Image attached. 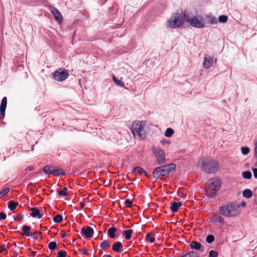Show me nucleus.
<instances>
[{
	"label": "nucleus",
	"instance_id": "1",
	"mask_svg": "<svg viewBox=\"0 0 257 257\" xmlns=\"http://www.w3.org/2000/svg\"><path fill=\"white\" fill-rule=\"evenodd\" d=\"M198 165L202 170L208 174H214L219 169L218 162L209 158H201L198 163Z\"/></svg>",
	"mask_w": 257,
	"mask_h": 257
},
{
	"label": "nucleus",
	"instance_id": "2",
	"mask_svg": "<svg viewBox=\"0 0 257 257\" xmlns=\"http://www.w3.org/2000/svg\"><path fill=\"white\" fill-rule=\"evenodd\" d=\"M240 206L234 203H228L220 207V213L226 217L236 216L239 213Z\"/></svg>",
	"mask_w": 257,
	"mask_h": 257
},
{
	"label": "nucleus",
	"instance_id": "3",
	"mask_svg": "<svg viewBox=\"0 0 257 257\" xmlns=\"http://www.w3.org/2000/svg\"><path fill=\"white\" fill-rule=\"evenodd\" d=\"M220 185V181L218 178H214L209 179L205 188L207 196L210 198L214 197L219 189Z\"/></svg>",
	"mask_w": 257,
	"mask_h": 257
},
{
	"label": "nucleus",
	"instance_id": "4",
	"mask_svg": "<svg viewBox=\"0 0 257 257\" xmlns=\"http://www.w3.org/2000/svg\"><path fill=\"white\" fill-rule=\"evenodd\" d=\"M176 167L175 164H170L158 167L153 172V176L156 179L159 178L161 176H168L171 171L175 170Z\"/></svg>",
	"mask_w": 257,
	"mask_h": 257
},
{
	"label": "nucleus",
	"instance_id": "5",
	"mask_svg": "<svg viewBox=\"0 0 257 257\" xmlns=\"http://www.w3.org/2000/svg\"><path fill=\"white\" fill-rule=\"evenodd\" d=\"M144 125L145 122L140 121H135L133 123L131 131L136 139H144L146 138Z\"/></svg>",
	"mask_w": 257,
	"mask_h": 257
},
{
	"label": "nucleus",
	"instance_id": "6",
	"mask_svg": "<svg viewBox=\"0 0 257 257\" xmlns=\"http://www.w3.org/2000/svg\"><path fill=\"white\" fill-rule=\"evenodd\" d=\"M183 19L184 21L189 23L192 26L197 28H202L205 25L204 19L201 16H197L190 18L185 13L183 15Z\"/></svg>",
	"mask_w": 257,
	"mask_h": 257
},
{
	"label": "nucleus",
	"instance_id": "7",
	"mask_svg": "<svg viewBox=\"0 0 257 257\" xmlns=\"http://www.w3.org/2000/svg\"><path fill=\"white\" fill-rule=\"evenodd\" d=\"M152 151L157 159V164L162 165L166 163V158L164 151L160 148H153Z\"/></svg>",
	"mask_w": 257,
	"mask_h": 257
},
{
	"label": "nucleus",
	"instance_id": "8",
	"mask_svg": "<svg viewBox=\"0 0 257 257\" xmlns=\"http://www.w3.org/2000/svg\"><path fill=\"white\" fill-rule=\"evenodd\" d=\"M184 20L180 19L178 14L173 15L168 21L169 27L173 28L180 27L183 23Z\"/></svg>",
	"mask_w": 257,
	"mask_h": 257
},
{
	"label": "nucleus",
	"instance_id": "9",
	"mask_svg": "<svg viewBox=\"0 0 257 257\" xmlns=\"http://www.w3.org/2000/svg\"><path fill=\"white\" fill-rule=\"evenodd\" d=\"M68 72L64 68H59L53 74V78L57 81L62 82L67 78Z\"/></svg>",
	"mask_w": 257,
	"mask_h": 257
},
{
	"label": "nucleus",
	"instance_id": "10",
	"mask_svg": "<svg viewBox=\"0 0 257 257\" xmlns=\"http://www.w3.org/2000/svg\"><path fill=\"white\" fill-rule=\"evenodd\" d=\"M93 229L89 226L83 227L81 230V233L83 234L87 238L91 237L93 235Z\"/></svg>",
	"mask_w": 257,
	"mask_h": 257
},
{
	"label": "nucleus",
	"instance_id": "11",
	"mask_svg": "<svg viewBox=\"0 0 257 257\" xmlns=\"http://www.w3.org/2000/svg\"><path fill=\"white\" fill-rule=\"evenodd\" d=\"M7 104V98L6 97H4L0 106V119H3L4 117Z\"/></svg>",
	"mask_w": 257,
	"mask_h": 257
},
{
	"label": "nucleus",
	"instance_id": "12",
	"mask_svg": "<svg viewBox=\"0 0 257 257\" xmlns=\"http://www.w3.org/2000/svg\"><path fill=\"white\" fill-rule=\"evenodd\" d=\"M213 57L210 56H205L203 62V66L205 68H209L213 64Z\"/></svg>",
	"mask_w": 257,
	"mask_h": 257
},
{
	"label": "nucleus",
	"instance_id": "13",
	"mask_svg": "<svg viewBox=\"0 0 257 257\" xmlns=\"http://www.w3.org/2000/svg\"><path fill=\"white\" fill-rule=\"evenodd\" d=\"M190 247L192 249L199 250L200 252H203L204 248H203L201 243L195 241H192L190 244Z\"/></svg>",
	"mask_w": 257,
	"mask_h": 257
},
{
	"label": "nucleus",
	"instance_id": "14",
	"mask_svg": "<svg viewBox=\"0 0 257 257\" xmlns=\"http://www.w3.org/2000/svg\"><path fill=\"white\" fill-rule=\"evenodd\" d=\"M51 12L56 21L59 22H61L62 21V16L60 12L56 9L54 8V7L52 8L51 9Z\"/></svg>",
	"mask_w": 257,
	"mask_h": 257
},
{
	"label": "nucleus",
	"instance_id": "15",
	"mask_svg": "<svg viewBox=\"0 0 257 257\" xmlns=\"http://www.w3.org/2000/svg\"><path fill=\"white\" fill-rule=\"evenodd\" d=\"M31 215L34 218H41L43 217V214L40 213V210L36 207H33L31 209Z\"/></svg>",
	"mask_w": 257,
	"mask_h": 257
},
{
	"label": "nucleus",
	"instance_id": "16",
	"mask_svg": "<svg viewBox=\"0 0 257 257\" xmlns=\"http://www.w3.org/2000/svg\"><path fill=\"white\" fill-rule=\"evenodd\" d=\"M31 228L30 226L27 225H24L22 228V232L21 234L23 236H33L34 233H31L30 230Z\"/></svg>",
	"mask_w": 257,
	"mask_h": 257
},
{
	"label": "nucleus",
	"instance_id": "17",
	"mask_svg": "<svg viewBox=\"0 0 257 257\" xmlns=\"http://www.w3.org/2000/svg\"><path fill=\"white\" fill-rule=\"evenodd\" d=\"M116 231V229L114 227L109 228L107 230L108 236L112 239L115 238L116 237V235H115Z\"/></svg>",
	"mask_w": 257,
	"mask_h": 257
},
{
	"label": "nucleus",
	"instance_id": "18",
	"mask_svg": "<svg viewBox=\"0 0 257 257\" xmlns=\"http://www.w3.org/2000/svg\"><path fill=\"white\" fill-rule=\"evenodd\" d=\"M52 175H54L57 176H62L65 175V172L62 169H55L54 167L52 168Z\"/></svg>",
	"mask_w": 257,
	"mask_h": 257
},
{
	"label": "nucleus",
	"instance_id": "19",
	"mask_svg": "<svg viewBox=\"0 0 257 257\" xmlns=\"http://www.w3.org/2000/svg\"><path fill=\"white\" fill-rule=\"evenodd\" d=\"M122 244L120 241L115 242L112 245V249L115 252H120Z\"/></svg>",
	"mask_w": 257,
	"mask_h": 257
},
{
	"label": "nucleus",
	"instance_id": "20",
	"mask_svg": "<svg viewBox=\"0 0 257 257\" xmlns=\"http://www.w3.org/2000/svg\"><path fill=\"white\" fill-rule=\"evenodd\" d=\"M181 206L182 203L174 202L173 203H172L171 209L172 211L176 212L177 211L178 208Z\"/></svg>",
	"mask_w": 257,
	"mask_h": 257
},
{
	"label": "nucleus",
	"instance_id": "21",
	"mask_svg": "<svg viewBox=\"0 0 257 257\" xmlns=\"http://www.w3.org/2000/svg\"><path fill=\"white\" fill-rule=\"evenodd\" d=\"M133 173L136 174H142L144 173L145 175H147V173L144 169L140 167H137L135 168L133 171Z\"/></svg>",
	"mask_w": 257,
	"mask_h": 257
},
{
	"label": "nucleus",
	"instance_id": "22",
	"mask_svg": "<svg viewBox=\"0 0 257 257\" xmlns=\"http://www.w3.org/2000/svg\"><path fill=\"white\" fill-rule=\"evenodd\" d=\"M8 208L11 210L13 211L16 208L18 205V203L14 202V201H10L8 203Z\"/></svg>",
	"mask_w": 257,
	"mask_h": 257
},
{
	"label": "nucleus",
	"instance_id": "23",
	"mask_svg": "<svg viewBox=\"0 0 257 257\" xmlns=\"http://www.w3.org/2000/svg\"><path fill=\"white\" fill-rule=\"evenodd\" d=\"M243 197L249 198L252 196V192L251 190L249 189H246L243 191Z\"/></svg>",
	"mask_w": 257,
	"mask_h": 257
},
{
	"label": "nucleus",
	"instance_id": "24",
	"mask_svg": "<svg viewBox=\"0 0 257 257\" xmlns=\"http://www.w3.org/2000/svg\"><path fill=\"white\" fill-rule=\"evenodd\" d=\"M133 231L132 229H128L124 230L123 232V235L124 236L126 239H130L131 238L132 234L133 233Z\"/></svg>",
	"mask_w": 257,
	"mask_h": 257
},
{
	"label": "nucleus",
	"instance_id": "25",
	"mask_svg": "<svg viewBox=\"0 0 257 257\" xmlns=\"http://www.w3.org/2000/svg\"><path fill=\"white\" fill-rule=\"evenodd\" d=\"M52 168V166H46L43 168V171L45 174H51Z\"/></svg>",
	"mask_w": 257,
	"mask_h": 257
},
{
	"label": "nucleus",
	"instance_id": "26",
	"mask_svg": "<svg viewBox=\"0 0 257 257\" xmlns=\"http://www.w3.org/2000/svg\"><path fill=\"white\" fill-rule=\"evenodd\" d=\"M181 257H199V255L197 252L191 251L187 252Z\"/></svg>",
	"mask_w": 257,
	"mask_h": 257
},
{
	"label": "nucleus",
	"instance_id": "27",
	"mask_svg": "<svg viewBox=\"0 0 257 257\" xmlns=\"http://www.w3.org/2000/svg\"><path fill=\"white\" fill-rule=\"evenodd\" d=\"M110 244L107 240H104L102 242L100 243V247L104 249L106 247H110Z\"/></svg>",
	"mask_w": 257,
	"mask_h": 257
},
{
	"label": "nucleus",
	"instance_id": "28",
	"mask_svg": "<svg viewBox=\"0 0 257 257\" xmlns=\"http://www.w3.org/2000/svg\"><path fill=\"white\" fill-rule=\"evenodd\" d=\"M174 134V131L171 128H167L165 132L166 137H171Z\"/></svg>",
	"mask_w": 257,
	"mask_h": 257
},
{
	"label": "nucleus",
	"instance_id": "29",
	"mask_svg": "<svg viewBox=\"0 0 257 257\" xmlns=\"http://www.w3.org/2000/svg\"><path fill=\"white\" fill-rule=\"evenodd\" d=\"M63 220V216L60 214L55 215L53 218V221L55 223H60Z\"/></svg>",
	"mask_w": 257,
	"mask_h": 257
},
{
	"label": "nucleus",
	"instance_id": "30",
	"mask_svg": "<svg viewBox=\"0 0 257 257\" xmlns=\"http://www.w3.org/2000/svg\"><path fill=\"white\" fill-rule=\"evenodd\" d=\"M113 80L114 82L118 86H123L124 85V83L122 82L121 80H119L117 78H116L115 76H113Z\"/></svg>",
	"mask_w": 257,
	"mask_h": 257
},
{
	"label": "nucleus",
	"instance_id": "31",
	"mask_svg": "<svg viewBox=\"0 0 257 257\" xmlns=\"http://www.w3.org/2000/svg\"><path fill=\"white\" fill-rule=\"evenodd\" d=\"M242 177L244 179H249L251 178V173L249 171H244L242 173Z\"/></svg>",
	"mask_w": 257,
	"mask_h": 257
},
{
	"label": "nucleus",
	"instance_id": "32",
	"mask_svg": "<svg viewBox=\"0 0 257 257\" xmlns=\"http://www.w3.org/2000/svg\"><path fill=\"white\" fill-rule=\"evenodd\" d=\"M57 244L56 242H55V241L50 242L48 244V247L51 250L55 249L57 247Z\"/></svg>",
	"mask_w": 257,
	"mask_h": 257
},
{
	"label": "nucleus",
	"instance_id": "33",
	"mask_svg": "<svg viewBox=\"0 0 257 257\" xmlns=\"http://www.w3.org/2000/svg\"><path fill=\"white\" fill-rule=\"evenodd\" d=\"M214 240V236L213 235H208L206 238V241L208 243H211Z\"/></svg>",
	"mask_w": 257,
	"mask_h": 257
},
{
	"label": "nucleus",
	"instance_id": "34",
	"mask_svg": "<svg viewBox=\"0 0 257 257\" xmlns=\"http://www.w3.org/2000/svg\"><path fill=\"white\" fill-rule=\"evenodd\" d=\"M218 20L219 22L224 23L227 22L228 18L225 15H221L219 17Z\"/></svg>",
	"mask_w": 257,
	"mask_h": 257
},
{
	"label": "nucleus",
	"instance_id": "35",
	"mask_svg": "<svg viewBox=\"0 0 257 257\" xmlns=\"http://www.w3.org/2000/svg\"><path fill=\"white\" fill-rule=\"evenodd\" d=\"M241 151L243 155H246L249 152V149L247 147H242L241 148Z\"/></svg>",
	"mask_w": 257,
	"mask_h": 257
},
{
	"label": "nucleus",
	"instance_id": "36",
	"mask_svg": "<svg viewBox=\"0 0 257 257\" xmlns=\"http://www.w3.org/2000/svg\"><path fill=\"white\" fill-rule=\"evenodd\" d=\"M146 239L149 241L151 243H153L155 241V238L151 236V234L150 233H147L146 236Z\"/></svg>",
	"mask_w": 257,
	"mask_h": 257
},
{
	"label": "nucleus",
	"instance_id": "37",
	"mask_svg": "<svg viewBox=\"0 0 257 257\" xmlns=\"http://www.w3.org/2000/svg\"><path fill=\"white\" fill-rule=\"evenodd\" d=\"M67 188L66 187H64L63 190H60L59 191V194L60 195H62L63 196H66L67 195Z\"/></svg>",
	"mask_w": 257,
	"mask_h": 257
},
{
	"label": "nucleus",
	"instance_id": "38",
	"mask_svg": "<svg viewBox=\"0 0 257 257\" xmlns=\"http://www.w3.org/2000/svg\"><path fill=\"white\" fill-rule=\"evenodd\" d=\"M218 252L214 250H211L209 251L208 257H217Z\"/></svg>",
	"mask_w": 257,
	"mask_h": 257
},
{
	"label": "nucleus",
	"instance_id": "39",
	"mask_svg": "<svg viewBox=\"0 0 257 257\" xmlns=\"http://www.w3.org/2000/svg\"><path fill=\"white\" fill-rule=\"evenodd\" d=\"M66 252L64 250H60L58 252L57 257H66Z\"/></svg>",
	"mask_w": 257,
	"mask_h": 257
},
{
	"label": "nucleus",
	"instance_id": "40",
	"mask_svg": "<svg viewBox=\"0 0 257 257\" xmlns=\"http://www.w3.org/2000/svg\"><path fill=\"white\" fill-rule=\"evenodd\" d=\"M209 22L211 24H216L217 23V20L215 17H211L209 18Z\"/></svg>",
	"mask_w": 257,
	"mask_h": 257
},
{
	"label": "nucleus",
	"instance_id": "41",
	"mask_svg": "<svg viewBox=\"0 0 257 257\" xmlns=\"http://www.w3.org/2000/svg\"><path fill=\"white\" fill-rule=\"evenodd\" d=\"M214 221H218L221 224H223L224 222V219L221 216H219L218 218H216Z\"/></svg>",
	"mask_w": 257,
	"mask_h": 257
},
{
	"label": "nucleus",
	"instance_id": "42",
	"mask_svg": "<svg viewBox=\"0 0 257 257\" xmlns=\"http://www.w3.org/2000/svg\"><path fill=\"white\" fill-rule=\"evenodd\" d=\"M24 217L23 215L18 214L14 217V219L15 221L20 220Z\"/></svg>",
	"mask_w": 257,
	"mask_h": 257
},
{
	"label": "nucleus",
	"instance_id": "43",
	"mask_svg": "<svg viewBox=\"0 0 257 257\" xmlns=\"http://www.w3.org/2000/svg\"><path fill=\"white\" fill-rule=\"evenodd\" d=\"M125 204L127 207H132V202L129 199H126L125 201Z\"/></svg>",
	"mask_w": 257,
	"mask_h": 257
},
{
	"label": "nucleus",
	"instance_id": "44",
	"mask_svg": "<svg viewBox=\"0 0 257 257\" xmlns=\"http://www.w3.org/2000/svg\"><path fill=\"white\" fill-rule=\"evenodd\" d=\"M6 218H7L6 214L3 212H0V220H4Z\"/></svg>",
	"mask_w": 257,
	"mask_h": 257
},
{
	"label": "nucleus",
	"instance_id": "45",
	"mask_svg": "<svg viewBox=\"0 0 257 257\" xmlns=\"http://www.w3.org/2000/svg\"><path fill=\"white\" fill-rule=\"evenodd\" d=\"M252 171L253 172L254 177L255 179H257V168H253Z\"/></svg>",
	"mask_w": 257,
	"mask_h": 257
},
{
	"label": "nucleus",
	"instance_id": "46",
	"mask_svg": "<svg viewBox=\"0 0 257 257\" xmlns=\"http://www.w3.org/2000/svg\"><path fill=\"white\" fill-rule=\"evenodd\" d=\"M10 189V188H6L5 189H4L3 191V192L4 193V194L5 195L6 194H7L9 192Z\"/></svg>",
	"mask_w": 257,
	"mask_h": 257
},
{
	"label": "nucleus",
	"instance_id": "47",
	"mask_svg": "<svg viewBox=\"0 0 257 257\" xmlns=\"http://www.w3.org/2000/svg\"><path fill=\"white\" fill-rule=\"evenodd\" d=\"M61 236L62 238H65L67 237V234L65 232L62 231L61 232Z\"/></svg>",
	"mask_w": 257,
	"mask_h": 257
},
{
	"label": "nucleus",
	"instance_id": "48",
	"mask_svg": "<svg viewBox=\"0 0 257 257\" xmlns=\"http://www.w3.org/2000/svg\"><path fill=\"white\" fill-rule=\"evenodd\" d=\"M5 250L6 248L5 245H0V253L3 252Z\"/></svg>",
	"mask_w": 257,
	"mask_h": 257
},
{
	"label": "nucleus",
	"instance_id": "49",
	"mask_svg": "<svg viewBox=\"0 0 257 257\" xmlns=\"http://www.w3.org/2000/svg\"><path fill=\"white\" fill-rule=\"evenodd\" d=\"M87 249L86 248H83L82 249V254H86L87 252Z\"/></svg>",
	"mask_w": 257,
	"mask_h": 257
},
{
	"label": "nucleus",
	"instance_id": "50",
	"mask_svg": "<svg viewBox=\"0 0 257 257\" xmlns=\"http://www.w3.org/2000/svg\"><path fill=\"white\" fill-rule=\"evenodd\" d=\"M254 156L257 159V143L255 144V147L254 148Z\"/></svg>",
	"mask_w": 257,
	"mask_h": 257
},
{
	"label": "nucleus",
	"instance_id": "51",
	"mask_svg": "<svg viewBox=\"0 0 257 257\" xmlns=\"http://www.w3.org/2000/svg\"><path fill=\"white\" fill-rule=\"evenodd\" d=\"M31 233H34V236H31L32 237L34 238V239H35L36 240L38 239V237H35V235H36L35 234L38 233L37 231H35L34 232H31Z\"/></svg>",
	"mask_w": 257,
	"mask_h": 257
},
{
	"label": "nucleus",
	"instance_id": "52",
	"mask_svg": "<svg viewBox=\"0 0 257 257\" xmlns=\"http://www.w3.org/2000/svg\"><path fill=\"white\" fill-rule=\"evenodd\" d=\"M160 143L161 144H165V143H168V144H170L169 142H168V141H167L165 139H164V140H162L160 141Z\"/></svg>",
	"mask_w": 257,
	"mask_h": 257
},
{
	"label": "nucleus",
	"instance_id": "53",
	"mask_svg": "<svg viewBox=\"0 0 257 257\" xmlns=\"http://www.w3.org/2000/svg\"><path fill=\"white\" fill-rule=\"evenodd\" d=\"M5 195L4 194L3 191H0V199L2 198Z\"/></svg>",
	"mask_w": 257,
	"mask_h": 257
},
{
	"label": "nucleus",
	"instance_id": "54",
	"mask_svg": "<svg viewBox=\"0 0 257 257\" xmlns=\"http://www.w3.org/2000/svg\"><path fill=\"white\" fill-rule=\"evenodd\" d=\"M27 169L28 170L31 171V170H32L33 169V167H29L27 168Z\"/></svg>",
	"mask_w": 257,
	"mask_h": 257
},
{
	"label": "nucleus",
	"instance_id": "55",
	"mask_svg": "<svg viewBox=\"0 0 257 257\" xmlns=\"http://www.w3.org/2000/svg\"><path fill=\"white\" fill-rule=\"evenodd\" d=\"M245 205H246V203H245L244 202H241V205H242V206H245Z\"/></svg>",
	"mask_w": 257,
	"mask_h": 257
},
{
	"label": "nucleus",
	"instance_id": "56",
	"mask_svg": "<svg viewBox=\"0 0 257 257\" xmlns=\"http://www.w3.org/2000/svg\"><path fill=\"white\" fill-rule=\"evenodd\" d=\"M80 205L82 207H83L84 206V204L83 202L80 203Z\"/></svg>",
	"mask_w": 257,
	"mask_h": 257
},
{
	"label": "nucleus",
	"instance_id": "57",
	"mask_svg": "<svg viewBox=\"0 0 257 257\" xmlns=\"http://www.w3.org/2000/svg\"><path fill=\"white\" fill-rule=\"evenodd\" d=\"M103 254V251L102 250H101L99 252V254L101 255V254Z\"/></svg>",
	"mask_w": 257,
	"mask_h": 257
},
{
	"label": "nucleus",
	"instance_id": "58",
	"mask_svg": "<svg viewBox=\"0 0 257 257\" xmlns=\"http://www.w3.org/2000/svg\"><path fill=\"white\" fill-rule=\"evenodd\" d=\"M104 257H112L110 255H104Z\"/></svg>",
	"mask_w": 257,
	"mask_h": 257
},
{
	"label": "nucleus",
	"instance_id": "59",
	"mask_svg": "<svg viewBox=\"0 0 257 257\" xmlns=\"http://www.w3.org/2000/svg\"><path fill=\"white\" fill-rule=\"evenodd\" d=\"M130 7L129 6H125V7H124V9H125V10H127V8H130Z\"/></svg>",
	"mask_w": 257,
	"mask_h": 257
},
{
	"label": "nucleus",
	"instance_id": "60",
	"mask_svg": "<svg viewBox=\"0 0 257 257\" xmlns=\"http://www.w3.org/2000/svg\"><path fill=\"white\" fill-rule=\"evenodd\" d=\"M255 166L256 167H257V162L255 163Z\"/></svg>",
	"mask_w": 257,
	"mask_h": 257
},
{
	"label": "nucleus",
	"instance_id": "61",
	"mask_svg": "<svg viewBox=\"0 0 257 257\" xmlns=\"http://www.w3.org/2000/svg\"><path fill=\"white\" fill-rule=\"evenodd\" d=\"M35 237H38V238L39 236L35 235Z\"/></svg>",
	"mask_w": 257,
	"mask_h": 257
},
{
	"label": "nucleus",
	"instance_id": "62",
	"mask_svg": "<svg viewBox=\"0 0 257 257\" xmlns=\"http://www.w3.org/2000/svg\"><path fill=\"white\" fill-rule=\"evenodd\" d=\"M38 233H39V235H40L41 233V232H39Z\"/></svg>",
	"mask_w": 257,
	"mask_h": 257
}]
</instances>
